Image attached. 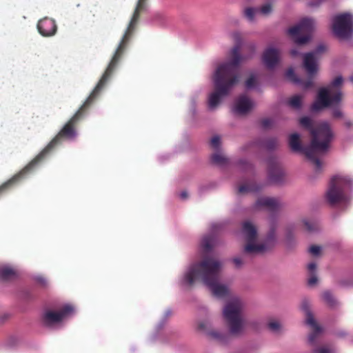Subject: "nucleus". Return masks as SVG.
Returning a JSON list of instances; mask_svg holds the SVG:
<instances>
[{
  "label": "nucleus",
  "mask_w": 353,
  "mask_h": 353,
  "mask_svg": "<svg viewBox=\"0 0 353 353\" xmlns=\"http://www.w3.org/2000/svg\"><path fill=\"white\" fill-rule=\"evenodd\" d=\"M128 43V42L123 39L121 40L105 71L83 104L63 126L51 141L29 163L18 173L0 185V195L9 192L29 175L32 174L45 160L46 157L62 140H72L75 139L77 135V126L78 123L83 119L87 108L92 103L110 78L125 52Z\"/></svg>",
  "instance_id": "1"
},
{
  "label": "nucleus",
  "mask_w": 353,
  "mask_h": 353,
  "mask_svg": "<svg viewBox=\"0 0 353 353\" xmlns=\"http://www.w3.org/2000/svg\"><path fill=\"white\" fill-rule=\"evenodd\" d=\"M234 46L230 52V61L223 63L216 68L213 81L214 90L209 95L208 106L215 108L223 97L229 94L232 88L239 81V65L245 58L240 54L242 48V37L239 32L232 33Z\"/></svg>",
  "instance_id": "2"
},
{
  "label": "nucleus",
  "mask_w": 353,
  "mask_h": 353,
  "mask_svg": "<svg viewBox=\"0 0 353 353\" xmlns=\"http://www.w3.org/2000/svg\"><path fill=\"white\" fill-rule=\"evenodd\" d=\"M243 303L239 298L230 301L223 310V315L226 322L230 333H223L216 330H210L211 325L209 321L199 322L198 330L205 333L210 339L220 344H227L232 336H239L244 331L245 319L243 316Z\"/></svg>",
  "instance_id": "3"
},
{
  "label": "nucleus",
  "mask_w": 353,
  "mask_h": 353,
  "mask_svg": "<svg viewBox=\"0 0 353 353\" xmlns=\"http://www.w3.org/2000/svg\"><path fill=\"white\" fill-rule=\"evenodd\" d=\"M221 263L210 256H204L198 263L190 266L183 276V282L191 286L196 280H201L211 290L214 296L222 298L228 293L225 285L219 284Z\"/></svg>",
  "instance_id": "4"
},
{
  "label": "nucleus",
  "mask_w": 353,
  "mask_h": 353,
  "mask_svg": "<svg viewBox=\"0 0 353 353\" xmlns=\"http://www.w3.org/2000/svg\"><path fill=\"white\" fill-rule=\"evenodd\" d=\"M299 123L310 130L312 137L310 148L306 151L307 155L319 165V155L324 154L328 151L334 139V132L328 123L321 122L313 125L312 121L308 117L301 118Z\"/></svg>",
  "instance_id": "5"
},
{
  "label": "nucleus",
  "mask_w": 353,
  "mask_h": 353,
  "mask_svg": "<svg viewBox=\"0 0 353 353\" xmlns=\"http://www.w3.org/2000/svg\"><path fill=\"white\" fill-rule=\"evenodd\" d=\"M242 232L247 241L244 251L250 254L264 252L274 244L276 239V228L272 227L267 236L265 243L256 244L255 241L257 236L256 229L255 226L248 221L243 223Z\"/></svg>",
  "instance_id": "6"
},
{
  "label": "nucleus",
  "mask_w": 353,
  "mask_h": 353,
  "mask_svg": "<svg viewBox=\"0 0 353 353\" xmlns=\"http://www.w3.org/2000/svg\"><path fill=\"white\" fill-rule=\"evenodd\" d=\"M353 190V180L346 175L337 174L330 181L325 199H347Z\"/></svg>",
  "instance_id": "7"
},
{
  "label": "nucleus",
  "mask_w": 353,
  "mask_h": 353,
  "mask_svg": "<svg viewBox=\"0 0 353 353\" xmlns=\"http://www.w3.org/2000/svg\"><path fill=\"white\" fill-rule=\"evenodd\" d=\"M314 28V21L312 18H303L299 23L288 30V34L298 45L307 43L311 39Z\"/></svg>",
  "instance_id": "8"
},
{
  "label": "nucleus",
  "mask_w": 353,
  "mask_h": 353,
  "mask_svg": "<svg viewBox=\"0 0 353 353\" xmlns=\"http://www.w3.org/2000/svg\"><path fill=\"white\" fill-rule=\"evenodd\" d=\"M332 30L340 39H348L353 34V17L349 13H343L333 18Z\"/></svg>",
  "instance_id": "9"
},
{
  "label": "nucleus",
  "mask_w": 353,
  "mask_h": 353,
  "mask_svg": "<svg viewBox=\"0 0 353 353\" xmlns=\"http://www.w3.org/2000/svg\"><path fill=\"white\" fill-rule=\"evenodd\" d=\"M341 98L342 93L341 92H337L332 96H330L327 89L321 88L318 92L317 101L311 106V110L316 112L331 105L339 104L341 101Z\"/></svg>",
  "instance_id": "10"
},
{
  "label": "nucleus",
  "mask_w": 353,
  "mask_h": 353,
  "mask_svg": "<svg viewBox=\"0 0 353 353\" xmlns=\"http://www.w3.org/2000/svg\"><path fill=\"white\" fill-rule=\"evenodd\" d=\"M301 310L305 314V322L312 328V332L308 336V341L311 344H314L317 336L322 332L321 327L316 322L312 312L310 310V305L307 301L304 300L301 303Z\"/></svg>",
  "instance_id": "11"
},
{
  "label": "nucleus",
  "mask_w": 353,
  "mask_h": 353,
  "mask_svg": "<svg viewBox=\"0 0 353 353\" xmlns=\"http://www.w3.org/2000/svg\"><path fill=\"white\" fill-rule=\"evenodd\" d=\"M325 50V46L320 44L313 52L306 53L304 55L303 66L310 77H312L317 72L316 57L324 52Z\"/></svg>",
  "instance_id": "12"
},
{
  "label": "nucleus",
  "mask_w": 353,
  "mask_h": 353,
  "mask_svg": "<svg viewBox=\"0 0 353 353\" xmlns=\"http://www.w3.org/2000/svg\"><path fill=\"white\" fill-rule=\"evenodd\" d=\"M72 311L73 307L69 305H65L59 311L48 310L43 315V323L46 326L58 323Z\"/></svg>",
  "instance_id": "13"
},
{
  "label": "nucleus",
  "mask_w": 353,
  "mask_h": 353,
  "mask_svg": "<svg viewBox=\"0 0 353 353\" xmlns=\"http://www.w3.org/2000/svg\"><path fill=\"white\" fill-rule=\"evenodd\" d=\"M147 0H139L128 27L121 39L129 42L130 37L139 19L140 13L146 8Z\"/></svg>",
  "instance_id": "14"
},
{
  "label": "nucleus",
  "mask_w": 353,
  "mask_h": 353,
  "mask_svg": "<svg viewBox=\"0 0 353 353\" xmlns=\"http://www.w3.org/2000/svg\"><path fill=\"white\" fill-rule=\"evenodd\" d=\"M268 177L272 183H280L284 176L283 170L275 158H270L268 161Z\"/></svg>",
  "instance_id": "15"
},
{
  "label": "nucleus",
  "mask_w": 353,
  "mask_h": 353,
  "mask_svg": "<svg viewBox=\"0 0 353 353\" xmlns=\"http://www.w3.org/2000/svg\"><path fill=\"white\" fill-rule=\"evenodd\" d=\"M289 145L293 152H301L316 166V169H320L321 163L319 161V164L317 165L315 161L307 155L306 151L310 148V145L306 147L302 146L300 140V136L298 133H293L290 136L289 138Z\"/></svg>",
  "instance_id": "16"
},
{
  "label": "nucleus",
  "mask_w": 353,
  "mask_h": 353,
  "mask_svg": "<svg viewBox=\"0 0 353 353\" xmlns=\"http://www.w3.org/2000/svg\"><path fill=\"white\" fill-rule=\"evenodd\" d=\"M39 32L43 37H51L57 32L55 21L48 17H44L37 23Z\"/></svg>",
  "instance_id": "17"
},
{
  "label": "nucleus",
  "mask_w": 353,
  "mask_h": 353,
  "mask_svg": "<svg viewBox=\"0 0 353 353\" xmlns=\"http://www.w3.org/2000/svg\"><path fill=\"white\" fill-rule=\"evenodd\" d=\"M278 141L274 138H270L265 140L257 139L252 141L243 147V150H248L252 148L262 149L265 148L267 150H273L276 148Z\"/></svg>",
  "instance_id": "18"
},
{
  "label": "nucleus",
  "mask_w": 353,
  "mask_h": 353,
  "mask_svg": "<svg viewBox=\"0 0 353 353\" xmlns=\"http://www.w3.org/2000/svg\"><path fill=\"white\" fill-rule=\"evenodd\" d=\"M262 59L268 68H273L279 63V51L276 48H268L264 51Z\"/></svg>",
  "instance_id": "19"
},
{
  "label": "nucleus",
  "mask_w": 353,
  "mask_h": 353,
  "mask_svg": "<svg viewBox=\"0 0 353 353\" xmlns=\"http://www.w3.org/2000/svg\"><path fill=\"white\" fill-rule=\"evenodd\" d=\"M252 108V103L245 95H241L236 100L233 111L238 114H245Z\"/></svg>",
  "instance_id": "20"
},
{
  "label": "nucleus",
  "mask_w": 353,
  "mask_h": 353,
  "mask_svg": "<svg viewBox=\"0 0 353 353\" xmlns=\"http://www.w3.org/2000/svg\"><path fill=\"white\" fill-rule=\"evenodd\" d=\"M255 208L258 210H266L271 212H277L279 209L278 200H256Z\"/></svg>",
  "instance_id": "21"
},
{
  "label": "nucleus",
  "mask_w": 353,
  "mask_h": 353,
  "mask_svg": "<svg viewBox=\"0 0 353 353\" xmlns=\"http://www.w3.org/2000/svg\"><path fill=\"white\" fill-rule=\"evenodd\" d=\"M216 244V238L214 235L205 236L201 242L203 251L205 253L210 252Z\"/></svg>",
  "instance_id": "22"
},
{
  "label": "nucleus",
  "mask_w": 353,
  "mask_h": 353,
  "mask_svg": "<svg viewBox=\"0 0 353 353\" xmlns=\"http://www.w3.org/2000/svg\"><path fill=\"white\" fill-rule=\"evenodd\" d=\"M16 275L15 271L10 267L0 268V279L4 281L10 280Z\"/></svg>",
  "instance_id": "23"
},
{
  "label": "nucleus",
  "mask_w": 353,
  "mask_h": 353,
  "mask_svg": "<svg viewBox=\"0 0 353 353\" xmlns=\"http://www.w3.org/2000/svg\"><path fill=\"white\" fill-rule=\"evenodd\" d=\"M211 160L213 163L220 166L226 165L229 162L228 158L219 152L213 154L211 157Z\"/></svg>",
  "instance_id": "24"
},
{
  "label": "nucleus",
  "mask_w": 353,
  "mask_h": 353,
  "mask_svg": "<svg viewBox=\"0 0 353 353\" xmlns=\"http://www.w3.org/2000/svg\"><path fill=\"white\" fill-rule=\"evenodd\" d=\"M288 104L290 107L294 109H299L302 104V98L299 95H294L291 97L288 101Z\"/></svg>",
  "instance_id": "25"
},
{
  "label": "nucleus",
  "mask_w": 353,
  "mask_h": 353,
  "mask_svg": "<svg viewBox=\"0 0 353 353\" xmlns=\"http://www.w3.org/2000/svg\"><path fill=\"white\" fill-rule=\"evenodd\" d=\"M257 9L248 7L244 10L243 14L248 21H253Z\"/></svg>",
  "instance_id": "26"
},
{
  "label": "nucleus",
  "mask_w": 353,
  "mask_h": 353,
  "mask_svg": "<svg viewBox=\"0 0 353 353\" xmlns=\"http://www.w3.org/2000/svg\"><path fill=\"white\" fill-rule=\"evenodd\" d=\"M322 297L323 300L330 306L334 305L335 300L332 294L329 291L324 292L322 294Z\"/></svg>",
  "instance_id": "27"
},
{
  "label": "nucleus",
  "mask_w": 353,
  "mask_h": 353,
  "mask_svg": "<svg viewBox=\"0 0 353 353\" xmlns=\"http://www.w3.org/2000/svg\"><path fill=\"white\" fill-rule=\"evenodd\" d=\"M256 189L252 185L250 184H243L239 186V193H245L248 192H254Z\"/></svg>",
  "instance_id": "28"
},
{
  "label": "nucleus",
  "mask_w": 353,
  "mask_h": 353,
  "mask_svg": "<svg viewBox=\"0 0 353 353\" xmlns=\"http://www.w3.org/2000/svg\"><path fill=\"white\" fill-rule=\"evenodd\" d=\"M303 223L305 227V229L308 232H313L317 229L316 225L314 223L310 222L307 220H303Z\"/></svg>",
  "instance_id": "29"
},
{
  "label": "nucleus",
  "mask_w": 353,
  "mask_h": 353,
  "mask_svg": "<svg viewBox=\"0 0 353 353\" xmlns=\"http://www.w3.org/2000/svg\"><path fill=\"white\" fill-rule=\"evenodd\" d=\"M345 200H327V205L330 208H339Z\"/></svg>",
  "instance_id": "30"
},
{
  "label": "nucleus",
  "mask_w": 353,
  "mask_h": 353,
  "mask_svg": "<svg viewBox=\"0 0 353 353\" xmlns=\"http://www.w3.org/2000/svg\"><path fill=\"white\" fill-rule=\"evenodd\" d=\"M221 141L220 137L219 136H214L212 138L210 141V145L214 149H219L220 146Z\"/></svg>",
  "instance_id": "31"
},
{
  "label": "nucleus",
  "mask_w": 353,
  "mask_h": 353,
  "mask_svg": "<svg viewBox=\"0 0 353 353\" xmlns=\"http://www.w3.org/2000/svg\"><path fill=\"white\" fill-rule=\"evenodd\" d=\"M272 5L270 3H267L261 7L260 12L261 14L267 15L272 12Z\"/></svg>",
  "instance_id": "32"
},
{
  "label": "nucleus",
  "mask_w": 353,
  "mask_h": 353,
  "mask_svg": "<svg viewBox=\"0 0 353 353\" xmlns=\"http://www.w3.org/2000/svg\"><path fill=\"white\" fill-rule=\"evenodd\" d=\"M286 77L289 79H290L292 81L294 82H298V79L296 78V76L294 73V71L292 68H289L286 71Z\"/></svg>",
  "instance_id": "33"
},
{
  "label": "nucleus",
  "mask_w": 353,
  "mask_h": 353,
  "mask_svg": "<svg viewBox=\"0 0 353 353\" xmlns=\"http://www.w3.org/2000/svg\"><path fill=\"white\" fill-rule=\"evenodd\" d=\"M261 125L264 129L270 128L272 125V120L270 119H263L261 121Z\"/></svg>",
  "instance_id": "34"
},
{
  "label": "nucleus",
  "mask_w": 353,
  "mask_h": 353,
  "mask_svg": "<svg viewBox=\"0 0 353 353\" xmlns=\"http://www.w3.org/2000/svg\"><path fill=\"white\" fill-rule=\"evenodd\" d=\"M268 326L269 329L273 332H277L280 329V324L277 321H270Z\"/></svg>",
  "instance_id": "35"
},
{
  "label": "nucleus",
  "mask_w": 353,
  "mask_h": 353,
  "mask_svg": "<svg viewBox=\"0 0 353 353\" xmlns=\"http://www.w3.org/2000/svg\"><path fill=\"white\" fill-rule=\"evenodd\" d=\"M256 83V79L254 76H250L245 81V87L247 88H252Z\"/></svg>",
  "instance_id": "36"
},
{
  "label": "nucleus",
  "mask_w": 353,
  "mask_h": 353,
  "mask_svg": "<svg viewBox=\"0 0 353 353\" xmlns=\"http://www.w3.org/2000/svg\"><path fill=\"white\" fill-rule=\"evenodd\" d=\"M320 250L321 248L318 245H312L309 250L310 252L314 256L319 254Z\"/></svg>",
  "instance_id": "37"
},
{
  "label": "nucleus",
  "mask_w": 353,
  "mask_h": 353,
  "mask_svg": "<svg viewBox=\"0 0 353 353\" xmlns=\"http://www.w3.org/2000/svg\"><path fill=\"white\" fill-rule=\"evenodd\" d=\"M343 82V78L341 77H336L333 81L332 82V85L333 87L339 86Z\"/></svg>",
  "instance_id": "38"
},
{
  "label": "nucleus",
  "mask_w": 353,
  "mask_h": 353,
  "mask_svg": "<svg viewBox=\"0 0 353 353\" xmlns=\"http://www.w3.org/2000/svg\"><path fill=\"white\" fill-rule=\"evenodd\" d=\"M294 230L293 225H289L286 228L285 232H286V238L290 241L292 238V232Z\"/></svg>",
  "instance_id": "39"
},
{
  "label": "nucleus",
  "mask_w": 353,
  "mask_h": 353,
  "mask_svg": "<svg viewBox=\"0 0 353 353\" xmlns=\"http://www.w3.org/2000/svg\"><path fill=\"white\" fill-rule=\"evenodd\" d=\"M332 115L334 118H341L343 116L342 112L339 108H336L332 112Z\"/></svg>",
  "instance_id": "40"
},
{
  "label": "nucleus",
  "mask_w": 353,
  "mask_h": 353,
  "mask_svg": "<svg viewBox=\"0 0 353 353\" xmlns=\"http://www.w3.org/2000/svg\"><path fill=\"white\" fill-rule=\"evenodd\" d=\"M222 228V224L219 223H215L212 224L211 225V230L212 232H216L217 230H220Z\"/></svg>",
  "instance_id": "41"
},
{
  "label": "nucleus",
  "mask_w": 353,
  "mask_h": 353,
  "mask_svg": "<svg viewBox=\"0 0 353 353\" xmlns=\"http://www.w3.org/2000/svg\"><path fill=\"white\" fill-rule=\"evenodd\" d=\"M308 285H314L317 282V277L315 275H312L308 279Z\"/></svg>",
  "instance_id": "42"
},
{
  "label": "nucleus",
  "mask_w": 353,
  "mask_h": 353,
  "mask_svg": "<svg viewBox=\"0 0 353 353\" xmlns=\"http://www.w3.org/2000/svg\"><path fill=\"white\" fill-rule=\"evenodd\" d=\"M303 85L305 88L307 89L313 86V81L312 79H308L307 81H305L303 83Z\"/></svg>",
  "instance_id": "43"
},
{
  "label": "nucleus",
  "mask_w": 353,
  "mask_h": 353,
  "mask_svg": "<svg viewBox=\"0 0 353 353\" xmlns=\"http://www.w3.org/2000/svg\"><path fill=\"white\" fill-rule=\"evenodd\" d=\"M233 262L235 264L236 268H239L243 264L242 259L241 258H238V257L234 258L233 259Z\"/></svg>",
  "instance_id": "44"
},
{
  "label": "nucleus",
  "mask_w": 353,
  "mask_h": 353,
  "mask_svg": "<svg viewBox=\"0 0 353 353\" xmlns=\"http://www.w3.org/2000/svg\"><path fill=\"white\" fill-rule=\"evenodd\" d=\"M315 353H330V350L325 347L317 348L314 350Z\"/></svg>",
  "instance_id": "45"
},
{
  "label": "nucleus",
  "mask_w": 353,
  "mask_h": 353,
  "mask_svg": "<svg viewBox=\"0 0 353 353\" xmlns=\"http://www.w3.org/2000/svg\"><path fill=\"white\" fill-rule=\"evenodd\" d=\"M247 48L250 51L251 55L249 57H251L252 55L254 54L255 50V46L253 43H249L246 46Z\"/></svg>",
  "instance_id": "46"
},
{
  "label": "nucleus",
  "mask_w": 353,
  "mask_h": 353,
  "mask_svg": "<svg viewBox=\"0 0 353 353\" xmlns=\"http://www.w3.org/2000/svg\"><path fill=\"white\" fill-rule=\"evenodd\" d=\"M239 163H240L241 165H243V164H245L244 169H245V170H250V169H251V168H252V165H251L250 163H248V162L245 161L241 160V161H239Z\"/></svg>",
  "instance_id": "47"
},
{
  "label": "nucleus",
  "mask_w": 353,
  "mask_h": 353,
  "mask_svg": "<svg viewBox=\"0 0 353 353\" xmlns=\"http://www.w3.org/2000/svg\"><path fill=\"white\" fill-rule=\"evenodd\" d=\"M316 268V265L315 263H310L307 265V269L310 272H313Z\"/></svg>",
  "instance_id": "48"
},
{
  "label": "nucleus",
  "mask_w": 353,
  "mask_h": 353,
  "mask_svg": "<svg viewBox=\"0 0 353 353\" xmlns=\"http://www.w3.org/2000/svg\"><path fill=\"white\" fill-rule=\"evenodd\" d=\"M188 191L186 190H183L181 194H180V196L181 197V199H185L188 196Z\"/></svg>",
  "instance_id": "49"
},
{
  "label": "nucleus",
  "mask_w": 353,
  "mask_h": 353,
  "mask_svg": "<svg viewBox=\"0 0 353 353\" xmlns=\"http://www.w3.org/2000/svg\"><path fill=\"white\" fill-rule=\"evenodd\" d=\"M290 54L292 56V57H296L298 54H299V52L296 49H293L290 51Z\"/></svg>",
  "instance_id": "50"
},
{
  "label": "nucleus",
  "mask_w": 353,
  "mask_h": 353,
  "mask_svg": "<svg viewBox=\"0 0 353 353\" xmlns=\"http://www.w3.org/2000/svg\"><path fill=\"white\" fill-rule=\"evenodd\" d=\"M350 80H351V81H352V82H353V76H352V77H350Z\"/></svg>",
  "instance_id": "51"
},
{
  "label": "nucleus",
  "mask_w": 353,
  "mask_h": 353,
  "mask_svg": "<svg viewBox=\"0 0 353 353\" xmlns=\"http://www.w3.org/2000/svg\"><path fill=\"white\" fill-rule=\"evenodd\" d=\"M346 124H347V125H348V126H350V123H347Z\"/></svg>",
  "instance_id": "52"
}]
</instances>
